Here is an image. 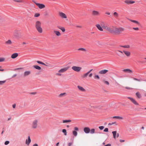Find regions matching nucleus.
I'll list each match as a JSON object with an SVG mask.
<instances>
[{
  "mask_svg": "<svg viewBox=\"0 0 146 146\" xmlns=\"http://www.w3.org/2000/svg\"><path fill=\"white\" fill-rule=\"evenodd\" d=\"M133 79L134 80H136V81H140V80H139L138 79L135 78H134Z\"/></svg>",
  "mask_w": 146,
  "mask_h": 146,
  "instance_id": "obj_57",
  "label": "nucleus"
},
{
  "mask_svg": "<svg viewBox=\"0 0 146 146\" xmlns=\"http://www.w3.org/2000/svg\"><path fill=\"white\" fill-rule=\"evenodd\" d=\"M124 2L125 4L127 5L132 4L135 3L134 1L129 0H125Z\"/></svg>",
  "mask_w": 146,
  "mask_h": 146,
  "instance_id": "obj_12",
  "label": "nucleus"
},
{
  "mask_svg": "<svg viewBox=\"0 0 146 146\" xmlns=\"http://www.w3.org/2000/svg\"><path fill=\"white\" fill-rule=\"evenodd\" d=\"M84 131L86 133H88L90 132V129L88 127H85L84 129Z\"/></svg>",
  "mask_w": 146,
  "mask_h": 146,
  "instance_id": "obj_19",
  "label": "nucleus"
},
{
  "mask_svg": "<svg viewBox=\"0 0 146 146\" xmlns=\"http://www.w3.org/2000/svg\"><path fill=\"white\" fill-rule=\"evenodd\" d=\"M53 33L58 36H59L61 35L59 31L54 30L53 31Z\"/></svg>",
  "mask_w": 146,
  "mask_h": 146,
  "instance_id": "obj_18",
  "label": "nucleus"
},
{
  "mask_svg": "<svg viewBox=\"0 0 146 146\" xmlns=\"http://www.w3.org/2000/svg\"><path fill=\"white\" fill-rule=\"evenodd\" d=\"M78 50H81V51H83L84 52H86V49L84 48H78Z\"/></svg>",
  "mask_w": 146,
  "mask_h": 146,
  "instance_id": "obj_36",
  "label": "nucleus"
},
{
  "mask_svg": "<svg viewBox=\"0 0 146 146\" xmlns=\"http://www.w3.org/2000/svg\"><path fill=\"white\" fill-rule=\"evenodd\" d=\"M4 71V70L3 69H0V71Z\"/></svg>",
  "mask_w": 146,
  "mask_h": 146,
  "instance_id": "obj_64",
  "label": "nucleus"
},
{
  "mask_svg": "<svg viewBox=\"0 0 146 146\" xmlns=\"http://www.w3.org/2000/svg\"><path fill=\"white\" fill-rule=\"evenodd\" d=\"M33 67L35 69L38 70H40L41 69V68L40 67L37 65H34L33 66Z\"/></svg>",
  "mask_w": 146,
  "mask_h": 146,
  "instance_id": "obj_27",
  "label": "nucleus"
},
{
  "mask_svg": "<svg viewBox=\"0 0 146 146\" xmlns=\"http://www.w3.org/2000/svg\"><path fill=\"white\" fill-rule=\"evenodd\" d=\"M94 78L95 79L97 78V79H99L100 78L99 76L98 75H95L94 76Z\"/></svg>",
  "mask_w": 146,
  "mask_h": 146,
  "instance_id": "obj_47",
  "label": "nucleus"
},
{
  "mask_svg": "<svg viewBox=\"0 0 146 146\" xmlns=\"http://www.w3.org/2000/svg\"><path fill=\"white\" fill-rule=\"evenodd\" d=\"M112 133L113 134V137L114 139H115L116 137H118L119 136V134L117 133V132L116 131H113L112 132Z\"/></svg>",
  "mask_w": 146,
  "mask_h": 146,
  "instance_id": "obj_15",
  "label": "nucleus"
},
{
  "mask_svg": "<svg viewBox=\"0 0 146 146\" xmlns=\"http://www.w3.org/2000/svg\"><path fill=\"white\" fill-rule=\"evenodd\" d=\"M6 82V80L0 81V85H2L4 84Z\"/></svg>",
  "mask_w": 146,
  "mask_h": 146,
  "instance_id": "obj_40",
  "label": "nucleus"
},
{
  "mask_svg": "<svg viewBox=\"0 0 146 146\" xmlns=\"http://www.w3.org/2000/svg\"><path fill=\"white\" fill-rule=\"evenodd\" d=\"M116 52H119L121 53H123L125 54L127 57H129L131 55V52L129 51L124 50L123 51L120 50H117Z\"/></svg>",
  "mask_w": 146,
  "mask_h": 146,
  "instance_id": "obj_6",
  "label": "nucleus"
},
{
  "mask_svg": "<svg viewBox=\"0 0 146 146\" xmlns=\"http://www.w3.org/2000/svg\"><path fill=\"white\" fill-rule=\"evenodd\" d=\"M123 71L124 72L131 74L133 73V71L129 69H125L123 70Z\"/></svg>",
  "mask_w": 146,
  "mask_h": 146,
  "instance_id": "obj_17",
  "label": "nucleus"
},
{
  "mask_svg": "<svg viewBox=\"0 0 146 146\" xmlns=\"http://www.w3.org/2000/svg\"><path fill=\"white\" fill-rule=\"evenodd\" d=\"M128 98L135 105L138 106L139 105L138 103L136 100L133 98L130 97L127 98Z\"/></svg>",
  "mask_w": 146,
  "mask_h": 146,
  "instance_id": "obj_11",
  "label": "nucleus"
},
{
  "mask_svg": "<svg viewBox=\"0 0 146 146\" xmlns=\"http://www.w3.org/2000/svg\"><path fill=\"white\" fill-rule=\"evenodd\" d=\"M33 146H38V145L37 144H35L33 145Z\"/></svg>",
  "mask_w": 146,
  "mask_h": 146,
  "instance_id": "obj_62",
  "label": "nucleus"
},
{
  "mask_svg": "<svg viewBox=\"0 0 146 146\" xmlns=\"http://www.w3.org/2000/svg\"><path fill=\"white\" fill-rule=\"evenodd\" d=\"M18 54L17 53H15L13 54L11 56V58L13 59H14L17 57Z\"/></svg>",
  "mask_w": 146,
  "mask_h": 146,
  "instance_id": "obj_25",
  "label": "nucleus"
},
{
  "mask_svg": "<svg viewBox=\"0 0 146 146\" xmlns=\"http://www.w3.org/2000/svg\"><path fill=\"white\" fill-rule=\"evenodd\" d=\"M102 23V24H101V25L99 24H97L96 25L98 29L101 31H103V28L102 27V26L104 24H105L104 23Z\"/></svg>",
  "mask_w": 146,
  "mask_h": 146,
  "instance_id": "obj_9",
  "label": "nucleus"
},
{
  "mask_svg": "<svg viewBox=\"0 0 146 146\" xmlns=\"http://www.w3.org/2000/svg\"><path fill=\"white\" fill-rule=\"evenodd\" d=\"M69 66L63 68L59 70L57 73L56 74V75L57 76H60L62 75V73H64L67 71L70 68Z\"/></svg>",
  "mask_w": 146,
  "mask_h": 146,
  "instance_id": "obj_3",
  "label": "nucleus"
},
{
  "mask_svg": "<svg viewBox=\"0 0 146 146\" xmlns=\"http://www.w3.org/2000/svg\"><path fill=\"white\" fill-rule=\"evenodd\" d=\"M5 60V58L3 57L0 58V62H4Z\"/></svg>",
  "mask_w": 146,
  "mask_h": 146,
  "instance_id": "obj_43",
  "label": "nucleus"
},
{
  "mask_svg": "<svg viewBox=\"0 0 146 146\" xmlns=\"http://www.w3.org/2000/svg\"><path fill=\"white\" fill-rule=\"evenodd\" d=\"M9 143V141H6L5 143V145H7Z\"/></svg>",
  "mask_w": 146,
  "mask_h": 146,
  "instance_id": "obj_50",
  "label": "nucleus"
},
{
  "mask_svg": "<svg viewBox=\"0 0 146 146\" xmlns=\"http://www.w3.org/2000/svg\"><path fill=\"white\" fill-rule=\"evenodd\" d=\"M92 14L94 16H98L100 15L99 12L96 11H93L92 12Z\"/></svg>",
  "mask_w": 146,
  "mask_h": 146,
  "instance_id": "obj_16",
  "label": "nucleus"
},
{
  "mask_svg": "<svg viewBox=\"0 0 146 146\" xmlns=\"http://www.w3.org/2000/svg\"><path fill=\"white\" fill-rule=\"evenodd\" d=\"M133 29L136 31H138L139 30V29L138 27H133Z\"/></svg>",
  "mask_w": 146,
  "mask_h": 146,
  "instance_id": "obj_46",
  "label": "nucleus"
},
{
  "mask_svg": "<svg viewBox=\"0 0 146 146\" xmlns=\"http://www.w3.org/2000/svg\"><path fill=\"white\" fill-rule=\"evenodd\" d=\"M41 22L39 21H36L35 23V27L36 30L39 33H42L43 32V29L41 27Z\"/></svg>",
  "mask_w": 146,
  "mask_h": 146,
  "instance_id": "obj_2",
  "label": "nucleus"
},
{
  "mask_svg": "<svg viewBox=\"0 0 146 146\" xmlns=\"http://www.w3.org/2000/svg\"><path fill=\"white\" fill-rule=\"evenodd\" d=\"M92 74L91 73L89 75V77H92Z\"/></svg>",
  "mask_w": 146,
  "mask_h": 146,
  "instance_id": "obj_59",
  "label": "nucleus"
},
{
  "mask_svg": "<svg viewBox=\"0 0 146 146\" xmlns=\"http://www.w3.org/2000/svg\"><path fill=\"white\" fill-rule=\"evenodd\" d=\"M102 27L107 31L112 33H114L115 26H111L108 27L106 24H104L102 26Z\"/></svg>",
  "mask_w": 146,
  "mask_h": 146,
  "instance_id": "obj_1",
  "label": "nucleus"
},
{
  "mask_svg": "<svg viewBox=\"0 0 146 146\" xmlns=\"http://www.w3.org/2000/svg\"><path fill=\"white\" fill-rule=\"evenodd\" d=\"M74 131H78L79 130L78 128V127H75L74 128Z\"/></svg>",
  "mask_w": 146,
  "mask_h": 146,
  "instance_id": "obj_51",
  "label": "nucleus"
},
{
  "mask_svg": "<svg viewBox=\"0 0 146 146\" xmlns=\"http://www.w3.org/2000/svg\"><path fill=\"white\" fill-rule=\"evenodd\" d=\"M90 133L91 134H94L95 133V129H90Z\"/></svg>",
  "mask_w": 146,
  "mask_h": 146,
  "instance_id": "obj_38",
  "label": "nucleus"
},
{
  "mask_svg": "<svg viewBox=\"0 0 146 146\" xmlns=\"http://www.w3.org/2000/svg\"><path fill=\"white\" fill-rule=\"evenodd\" d=\"M82 68L80 67L75 66H73L72 67V70L78 72H80L82 69Z\"/></svg>",
  "mask_w": 146,
  "mask_h": 146,
  "instance_id": "obj_7",
  "label": "nucleus"
},
{
  "mask_svg": "<svg viewBox=\"0 0 146 146\" xmlns=\"http://www.w3.org/2000/svg\"><path fill=\"white\" fill-rule=\"evenodd\" d=\"M76 27H77V28H81L82 27V26H79V25L76 26Z\"/></svg>",
  "mask_w": 146,
  "mask_h": 146,
  "instance_id": "obj_53",
  "label": "nucleus"
},
{
  "mask_svg": "<svg viewBox=\"0 0 146 146\" xmlns=\"http://www.w3.org/2000/svg\"><path fill=\"white\" fill-rule=\"evenodd\" d=\"M21 32H19L17 30H15L13 33L14 36L17 38H18L20 37L21 36Z\"/></svg>",
  "mask_w": 146,
  "mask_h": 146,
  "instance_id": "obj_8",
  "label": "nucleus"
},
{
  "mask_svg": "<svg viewBox=\"0 0 146 146\" xmlns=\"http://www.w3.org/2000/svg\"><path fill=\"white\" fill-rule=\"evenodd\" d=\"M31 73V71L30 70L25 71L23 74L24 77H25L30 75Z\"/></svg>",
  "mask_w": 146,
  "mask_h": 146,
  "instance_id": "obj_14",
  "label": "nucleus"
},
{
  "mask_svg": "<svg viewBox=\"0 0 146 146\" xmlns=\"http://www.w3.org/2000/svg\"><path fill=\"white\" fill-rule=\"evenodd\" d=\"M40 15V14L38 13H36L34 15V17H39Z\"/></svg>",
  "mask_w": 146,
  "mask_h": 146,
  "instance_id": "obj_45",
  "label": "nucleus"
},
{
  "mask_svg": "<svg viewBox=\"0 0 146 146\" xmlns=\"http://www.w3.org/2000/svg\"><path fill=\"white\" fill-rule=\"evenodd\" d=\"M71 121L70 120H62V122L64 123L70 122Z\"/></svg>",
  "mask_w": 146,
  "mask_h": 146,
  "instance_id": "obj_34",
  "label": "nucleus"
},
{
  "mask_svg": "<svg viewBox=\"0 0 146 146\" xmlns=\"http://www.w3.org/2000/svg\"><path fill=\"white\" fill-rule=\"evenodd\" d=\"M121 46L122 47L126 48H129L130 47V46L129 45H124V46Z\"/></svg>",
  "mask_w": 146,
  "mask_h": 146,
  "instance_id": "obj_41",
  "label": "nucleus"
},
{
  "mask_svg": "<svg viewBox=\"0 0 146 146\" xmlns=\"http://www.w3.org/2000/svg\"><path fill=\"white\" fill-rule=\"evenodd\" d=\"M108 70H100L99 72V73L100 74H105L108 72Z\"/></svg>",
  "mask_w": 146,
  "mask_h": 146,
  "instance_id": "obj_20",
  "label": "nucleus"
},
{
  "mask_svg": "<svg viewBox=\"0 0 146 146\" xmlns=\"http://www.w3.org/2000/svg\"><path fill=\"white\" fill-rule=\"evenodd\" d=\"M12 107L13 108H15L16 107V104H14L12 105Z\"/></svg>",
  "mask_w": 146,
  "mask_h": 146,
  "instance_id": "obj_54",
  "label": "nucleus"
},
{
  "mask_svg": "<svg viewBox=\"0 0 146 146\" xmlns=\"http://www.w3.org/2000/svg\"><path fill=\"white\" fill-rule=\"evenodd\" d=\"M117 125V122H116V121H115V122H112V123H108V125Z\"/></svg>",
  "mask_w": 146,
  "mask_h": 146,
  "instance_id": "obj_35",
  "label": "nucleus"
},
{
  "mask_svg": "<svg viewBox=\"0 0 146 146\" xmlns=\"http://www.w3.org/2000/svg\"><path fill=\"white\" fill-rule=\"evenodd\" d=\"M77 87L79 89V90L80 91L84 92L86 91V90L82 86H77Z\"/></svg>",
  "mask_w": 146,
  "mask_h": 146,
  "instance_id": "obj_23",
  "label": "nucleus"
},
{
  "mask_svg": "<svg viewBox=\"0 0 146 146\" xmlns=\"http://www.w3.org/2000/svg\"><path fill=\"white\" fill-rule=\"evenodd\" d=\"M62 131L64 133V134L65 135H67L66 131L65 129H63Z\"/></svg>",
  "mask_w": 146,
  "mask_h": 146,
  "instance_id": "obj_44",
  "label": "nucleus"
},
{
  "mask_svg": "<svg viewBox=\"0 0 146 146\" xmlns=\"http://www.w3.org/2000/svg\"><path fill=\"white\" fill-rule=\"evenodd\" d=\"M113 119H123V118L121 117L118 116H113L112 117Z\"/></svg>",
  "mask_w": 146,
  "mask_h": 146,
  "instance_id": "obj_29",
  "label": "nucleus"
},
{
  "mask_svg": "<svg viewBox=\"0 0 146 146\" xmlns=\"http://www.w3.org/2000/svg\"><path fill=\"white\" fill-rule=\"evenodd\" d=\"M36 62L38 64H41L45 66H47V65L46 64H45L44 63L42 62L39 61H37Z\"/></svg>",
  "mask_w": 146,
  "mask_h": 146,
  "instance_id": "obj_39",
  "label": "nucleus"
},
{
  "mask_svg": "<svg viewBox=\"0 0 146 146\" xmlns=\"http://www.w3.org/2000/svg\"><path fill=\"white\" fill-rule=\"evenodd\" d=\"M136 95L138 98H140L141 97V96L139 92L136 93Z\"/></svg>",
  "mask_w": 146,
  "mask_h": 146,
  "instance_id": "obj_28",
  "label": "nucleus"
},
{
  "mask_svg": "<svg viewBox=\"0 0 146 146\" xmlns=\"http://www.w3.org/2000/svg\"><path fill=\"white\" fill-rule=\"evenodd\" d=\"M73 144V142H70L68 143V146H71Z\"/></svg>",
  "mask_w": 146,
  "mask_h": 146,
  "instance_id": "obj_52",
  "label": "nucleus"
},
{
  "mask_svg": "<svg viewBox=\"0 0 146 146\" xmlns=\"http://www.w3.org/2000/svg\"><path fill=\"white\" fill-rule=\"evenodd\" d=\"M13 1L15 2L22 3H23L24 1L22 0H13Z\"/></svg>",
  "mask_w": 146,
  "mask_h": 146,
  "instance_id": "obj_32",
  "label": "nucleus"
},
{
  "mask_svg": "<svg viewBox=\"0 0 146 146\" xmlns=\"http://www.w3.org/2000/svg\"><path fill=\"white\" fill-rule=\"evenodd\" d=\"M113 16L116 18L118 17L119 16L118 13L116 12H114L113 13Z\"/></svg>",
  "mask_w": 146,
  "mask_h": 146,
  "instance_id": "obj_31",
  "label": "nucleus"
},
{
  "mask_svg": "<svg viewBox=\"0 0 146 146\" xmlns=\"http://www.w3.org/2000/svg\"><path fill=\"white\" fill-rule=\"evenodd\" d=\"M17 76V74H14L12 76V78H14V77H15L16 76Z\"/></svg>",
  "mask_w": 146,
  "mask_h": 146,
  "instance_id": "obj_56",
  "label": "nucleus"
},
{
  "mask_svg": "<svg viewBox=\"0 0 146 146\" xmlns=\"http://www.w3.org/2000/svg\"><path fill=\"white\" fill-rule=\"evenodd\" d=\"M102 82L104 84L108 85H109V82L107 81H106L104 79L102 80Z\"/></svg>",
  "mask_w": 146,
  "mask_h": 146,
  "instance_id": "obj_33",
  "label": "nucleus"
},
{
  "mask_svg": "<svg viewBox=\"0 0 146 146\" xmlns=\"http://www.w3.org/2000/svg\"><path fill=\"white\" fill-rule=\"evenodd\" d=\"M35 3L40 9H42L45 7V5L43 4L38 3L36 2H35Z\"/></svg>",
  "mask_w": 146,
  "mask_h": 146,
  "instance_id": "obj_13",
  "label": "nucleus"
},
{
  "mask_svg": "<svg viewBox=\"0 0 146 146\" xmlns=\"http://www.w3.org/2000/svg\"><path fill=\"white\" fill-rule=\"evenodd\" d=\"M57 28L61 30L63 32H64L65 31V28L64 27H62L60 26H58Z\"/></svg>",
  "mask_w": 146,
  "mask_h": 146,
  "instance_id": "obj_24",
  "label": "nucleus"
},
{
  "mask_svg": "<svg viewBox=\"0 0 146 146\" xmlns=\"http://www.w3.org/2000/svg\"><path fill=\"white\" fill-rule=\"evenodd\" d=\"M59 15L60 17L62 19H66L67 18L66 15L62 12H59Z\"/></svg>",
  "mask_w": 146,
  "mask_h": 146,
  "instance_id": "obj_10",
  "label": "nucleus"
},
{
  "mask_svg": "<svg viewBox=\"0 0 146 146\" xmlns=\"http://www.w3.org/2000/svg\"><path fill=\"white\" fill-rule=\"evenodd\" d=\"M104 132H108V128H105L104 129Z\"/></svg>",
  "mask_w": 146,
  "mask_h": 146,
  "instance_id": "obj_49",
  "label": "nucleus"
},
{
  "mask_svg": "<svg viewBox=\"0 0 146 146\" xmlns=\"http://www.w3.org/2000/svg\"><path fill=\"white\" fill-rule=\"evenodd\" d=\"M125 88L126 89H132V88H131L128 87H125Z\"/></svg>",
  "mask_w": 146,
  "mask_h": 146,
  "instance_id": "obj_58",
  "label": "nucleus"
},
{
  "mask_svg": "<svg viewBox=\"0 0 146 146\" xmlns=\"http://www.w3.org/2000/svg\"><path fill=\"white\" fill-rule=\"evenodd\" d=\"M99 128L100 129V130H102L104 128V127L103 126H100L99 127Z\"/></svg>",
  "mask_w": 146,
  "mask_h": 146,
  "instance_id": "obj_48",
  "label": "nucleus"
},
{
  "mask_svg": "<svg viewBox=\"0 0 146 146\" xmlns=\"http://www.w3.org/2000/svg\"><path fill=\"white\" fill-rule=\"evenodd\" d=\"M120 141V142H124L125 141V140H122V139H120V140H119Z\"/></svg>",
  "mask_w": 146,
  "mask_h": 146,
  "instance_id": "obj_55",
  "label": "nucleus"
},
{
  "mask_svg": "<svg viewBox=\"0 0 146 146\" xmlns=\"http://www.w3.org/2000/svg\"><path fill=\"white\" fill-rule=\"evenodd\" d=\"M72 133L75 136H76L77 135V132L75 131H72Z\"/></svg>",
  "mask_w": 146,
  "mask_h": 146,
  "instance_id": "obj_42",
  "label": "nucleus"
},
{
  "mask_svg": "<svg viewBox=\"0 0 146 146\" xmlns=\"http://www.w3.org/2000/svg\"><path fill=\"white\" fill-rule=\"evenodd\" d=\"M66 95L67 94L66 93H64L60 94L59 96L60 97H62L65 96H66Z\"/></svg>",
  "mask_w": 146,
  "mask_h": 146,
  "instance_id": "obj_30",
  "label": "nucleus"
},
{
  "mask_svg": "<svg viewBox=\"0 0 146 146\" xmlns=\"http://www.w3.org/2000/svg\"><path fill=\"white\" fill-rule=\"evenodd\" d=\"M5 44L6 45H11L12 44V42L10 40H8L5 42Z\"/></svg>",
  "mask_w": 146,
  "mask_h": 146,
  "instance_id": "obj_26",
  "label": "nucleus"
},
{
  "mask_svg": "<svg viewBox=\"0 0 146 146\" xmlns=\"http://www.w3.org/2000/svg\"><path fill=\"white\" fill-rule=\"evenodd\" d=\"M38 120L35 119L33 121L31 125V128L33 129H35L38 127Z\"/></svg>",
  "mask_w": 146,
  "mask_h": 146,
  "instance_id": "obj_4",
  "label": "nucleus"
},
{
  "mask_svg": "<svg viewBox=\"0 0 146 146\" xmlns=\"http://www.w3.org/2000/svg\"><path fill=\"white\" fill-rule=\"evenodd\" d=\"M106 14L108 15H110V13L109 12H106Z\"/></svg>",
  "mask_w": 146,
  "mask_h": 146,
  "instance_id": "obj_60",
  "label": "nucleus"
},
{
  "mask_svg": "<svg viewBox=\"0 0 146 146\" xmlns=\"http://www.w3.org/2000/svg\"><path fill=\"white\" fill-rule=\"evenodd\" d=\"M88 75V74H87V73L84 74L82 76V78H86L87 77Z\"/></svg>",
  "mask_w": 146,
  "mask_h": 146,
  "instance_id": "obj_37",
  "label": "nucleus"
},
{
  "mask_svg": "<svg viewBox=\"0 0 146 146\" xmlns=\"http://www.w3.org/2000/svg\"><path fill=\"white\" fill-rule=\"evenodd\" d=\"M31 142V139L29 136L28 137V139H27L25 143L28 145H29Z\"/></svg>",
  "mask_w": 146,
  "mask_h": 146,
  "instance_id": "obj_22",
  "label": "nucleus"
},
{
  "mask_svg": "<svg viewBox=\"0 0 146 146\" xmlns=\"http://www.w3.org/2000/svg\"><path fill=\"white\" fill-rule=\"evenodd\" d=\"M104 146H111V144H108Z\"/></svg>",
  "mask_w": 146,
  "mask_h": 146,
  "instance_id": "obj_61",
  "label": "nucleus"
},
{
  "mask_svg": "<svg viewBox=\"0 0 146 146\" xmlns=\"http://www.w3.org/2000/svg\"><path fill=\"white\" fill-rule=\"evenodd\" d=\"M129 20L130 21L135 23L138 26H139L141 25L140 23L137 21L131 19H129Z\"/></svg>",
  "mask_w": 146,
  "mask_h": 146,
  "instance_id": "obj_21",
  "label": "nucleus"
},
{
  "mask_svg": "<svg viewBox=\"0 0 146 146\" xmlns=\"http://www.w3.org/2000/svg\"><path fill=\"white\" fill-rule=\"evenodd\" d=\"M91 72V71L89 70L87 72V74H88Z\"/></svg>",
  "mask_w": 146,
  "mask_h": 146,
  "instance_id": "obj_63",
  "label": "nucleus"
},
{
  "mask_svg": "<svg viewBox=\"0 0 146 146\" xmlns=\"http://www.w3.org/2000/svg\"><path fill=\"white\" fill-rule=\"evenodd\" d=\"M124 29L121 27H115L114 33L117 34H120L124 31Z\"/></svg>",
  "mask_w": 146,
  "mask_h": 146,
  "instance_id": "obj_5",
  "label": "nucleus"
}]
</instances>
